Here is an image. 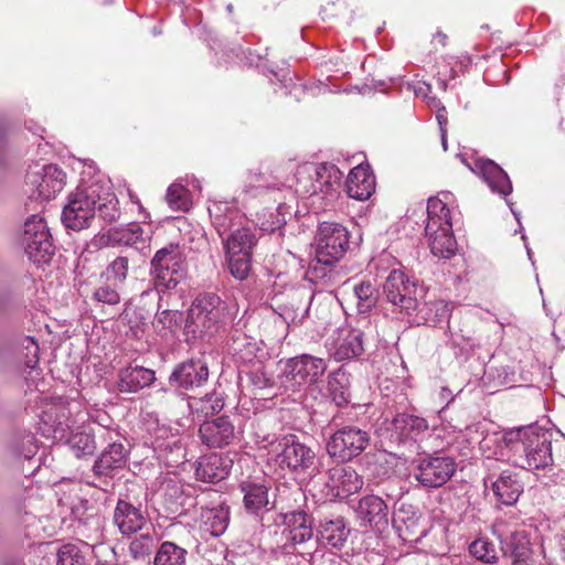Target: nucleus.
Listing matches in <instances>:
<instances>
[{
    "instance_id": "4468645a",
    "label": "nucleus",
    "mask_w": 565,
    "mask_h": 565,
    "mask_svg": "<svg viewBox=\"0 0 565 565\" xmlns=\"http://www.w3.org/2000/svg\"><path fill=\"white\" fill-rule=\"evenodd\" d=\"M99 429V438L107 441V446L102 450L100 455L94 461L92 471L97 478H111L114 473L122 469L128 460L129 449L121 441L114 440L113 434L118 436L116 431L107 429V425L102 424Z\"/></svg>"
},
{
    "instance_id": "7ed1b4c3",
    "label": "nucleus",
    "mask_w": 565,
    "mask_h": 565,
    "mask_svg": "<svg viewBox=\"0 0 565 565\" xmlns=\"http://www.w3.org/2000/svg\"><path fill=\"white\" fill-rule=\"evenodd\" d=\"M276 465L287 470L295 479L316 483L319 458L316 450L303 443L295 434H285L279 439L276 449L273 450Z\"/></svg>"
},
{
    "instance_id": "9d476101",
    "label": "nucleus",
    "mask_w": 565,
    "mask_h": 565,
    "mask_svg": "<svg viewBox=\"0 0 565 565\" xmlns=\"http://www.w3.org/2000/svg\"><path fill=\"white\" fill-rule=\"evenodd\" d=\"M21 243L29 259L34 264H47L55 253L46 222L38 214L25 220Z\"/></svg>"
},
{
    "instance_id": "f03ea898",
    "label": "nucleus",
    "mask_w": 565,
    "mask_h": 565,
    "mask_svg": "<svg viewBox=\"0 0 565 565\" xmlns=\"http://www.w3.org/2000/svg\"><path fill=\"white\" fill-rule=\"evenodd\" d=\"M504 443L514 462L526 470L544 469L553 463L552 433L537 426L519 428L504 434Z\"/></svg>"
},
{
    "instance_id": "a211bd4d",
    "label": "nucleus",
    "mask_w": 565,
    "mask_h": 565,
    "mask_svg": "<svg viewBox=\"0 0 565 565\" xmlns=\"http://www.w3.org/2000/svg\"><path fill=\"white\" fill-rule=\"evenodd\" d=\"M273 200L277 203L275 207L266 206L257 213V225L269 234L281 231L286 225L287 216H291L295 196L290 188H277L273 190Z\"/></svg>"
},
{
    "instance_id": "69168bd1",
    "label": "nucleus",
    "mask_w": 565,
    "mask_h": 565,
    "mask_svg": "<svg viewBox=\"0 0 565 565\" xmlns=\"http://www.w3.org/2000/svg\"><path fill=\"white\" fill-rule=\"evenodd\" d=\"M7 160V138H6V128L3 124L0 122V167L6 163Z\"/></svg>"
},
{
    "instance_id": "72a5a7b5",
    "label": "nucleus",
    "mask_w": 565,
    "mask_h": 565,
    "mask_svg": "<svg viewBox=\"0 0 565 565\" xmlns=\"http://www.w3.org/2000/svg\"><path fill=\"white\" fill-rule=\"evenodd\" d=\"M415 311V321L430 327H437L450 317L449 306L441 299L420 300Z\"/></svg>"
},
{
    "instance_id": "6ab92c4d",
    "label": "nucleus",
    "mask_w": 565,
    "mask_h": 565,
    "mask_svg": "<svg viewBox=\"0 0 565 565\" xmlns=\"http://www.w3.org/2000/svg\"><path fill=\"white\" fill-rule=\"evenodd\" d=\"M241 431L228 415H221L205 419L199 428V436L203 445L209 448H224L239 439Z\"/></svg>"
},
{
    "instance_id": "6e6d98bb",
    "label": "nucleus",
    "mask_w": 565,
    "mask_h": 565,
    "mask_svg": "<svg viewBox=\"0 0 565 565\" xmlns=\"http://www.w3.org/2000/svg\"><path fill=\"white\" fill-rule=\"evenodd\" d=\"M156 319L162 329L174 331L185 322L182 311L177 309L163 308V303L158 302Z\"/></svg>"
},
{
    "instance_id": "ea45409f",
    "label": "nucleus",
    "mask_w": 565,
    "mask_h": 565,
    "mask_svg": "<svg viewBox=\"0 0 565 565\" xmlns=\"http://www.w3.org/2000/svg\"><path fill=\"white\" fill-rule=\"evenodd\" d=\"M225 253H246L252 254L253 248L257 244L255 233L248 227L235 230L232 234L222 241Z\"/></svg>"
},
{
    "instance_id": "de8ad7c7",
    "label": "nucleus",
    "mask_w": 565,
    "mask_h": 565,
    "mask_svg": "<svg viewBox=\"0 0 565 565\" xmlns=\"http://www.w3.org/2000/svg\"><path fill=\"white\" fill-rule=\"evenodd\" d=\"M225 406L224 397L222 393L213 391L205 394L201 398H192L189 402V407L192 411L201 412L205 417L217 415Z\"/></svg>"
},
{
    "instance_id": "a18cd8bd",
    "label": "nucleus",
    "mask_w": 565,
    "mask_h": 565,
    "mask_svg": "<svg viewBox=\"0 0 565 565\" xmlns=\"http://www.w3.org/2000/svg\"><path fill=\"white\" fill-rule=\"evenodd\" d=\"M451 224L450 210L438 198H430L427 202V224L425 232L438 231L441 226Z\"/></svg>"
},
{
    "instance_id": "09e8293b",
    "label": "nucleus",
    "mask_w": 565,
    "mask_h": 565,
    "mask_svg": "<svg viewBox=\"0 0 565 565\" xmlns=\"http://www.w3.org/2000/svg\"><path fill=\"white\" fill-rule=\"evenodd\" d=\"M130 258L127 255L115 257L102 273V277L107 281H113L115 286H124L128 278Z\"/></svg>"
},
{
    "instance_id": "49530a36",
    "label": "nucleus",
    "mask_w": 565,
    "mask_h": 565,
    "mask_svg": "<svg viewBox=\"0 0 565 565\" xmlns=\"http://www.w3.org/2000/svg\"><path fill=\"white\" fill-rule=\"evenodd\" d=\"M96 436L99 437V430L97 433L86 429L78 430L72 433L67 443L76 457L90 456L97 449Z\"/></svg>"
},
{
    "instance_id": "680f3d73",
    "label": "nucleus",
    "mask_w": 565,
    "mask_h": 565,
    "mask_svg": "<svg viewBox=\"0 0 565 565\" xmlns=\"http://www.w3.org/2000/svg\"><path fill=\"white\" fill-rule=\"evenodd\" d=\"M270 175L263 172L260 169L250 170L246 177V186L257 190L256 195L263 193L267 194V190L270 189Z\"/></svg>"
},
{
    "instance_id": "774afa93",
    "label": "nucleus",
    "mask_w": 565,
    "mask_h": 565,
    "mask_svg": "<svg viewBox=\"0 0 565 565\" xmlns=\"http://www.w3.org/2000/svg\"><path fill=\"white\" fill-rule=\"evenodd\" d=\"M440 397L447 401L446 407L455 399V395H452L451 391L448 387L441 388Z\"/></svg>"
},
{
    "instance_id": "423d86ee",
    "label": "nucleus",
    "mask_w": 565,
    "mask_h": 565,
    "mask_svg": "<svg viewBox=\"0 0 565 565\" xmlns=\"http://www.w3.org/2000/svg\"><path fill=\"white\" fill-rule=\"evenodd\" d=\"M297 191L308 195L321 194L333 202L340 194L343 172L331 162L302 167L296 173Z\"/></svg>"
},
{
    "instance_id": "7c9ffc66",
    "label": "nucleus",
    "mask_w": 565,
    "mask_h": 565,
    "mask_svg": "<svg viewBox=\"0 0 565 565\" xmlns=\"http://www.w3.org/2000/svg\"><path fill=\"white\" fill-rule=\"evenodd\" d=\"M364 350V332L360 329H347L339 334L333 358L337 361L351 360L361 356Z\"/></svg>"
},
{
    "instance_id": "bb28decb",
    "label": "nucleus",
    "mask_w": 565,
    "mask_h": 565,
    "mask_svg": "<svg viewBox=\"0 0 565 565\" xmlns=\"http://www.w3.org/2000/svg\"><path fill=\"white\" fill-rule=\"evenodd\" d=\"M345 188L350 198L365 201L375 191V175L369 166H358L350 171Z\"/></svg>"
},
{
    "instance_id": "f8f14e48",
    "label": "nucleus",
    "mask_w": 565,
    "mask_h": 565,
    "mask_svg": "<svg viewBox=\"0 0 565 565\" xmlns=\"http://www.w3.org/2000/svg\"><path fill=\"white\" fill-rule=\"evenodd\" d=\"M96 198L95 185L78 188L75 193L70 194L61 216L65 227L76 232L89 227L95 218L98 202Z\"/></svg>"
},
{
    "instance_id": "f257e3e1",
    "label": "nucleus",
    "mask_w": 565,
    "mask_h": 565,
    "mask_svg": "<svg viewBox=\"0 0 565 565\" xmlns=\"http://www.w3.org/2000/svg\"><path fill=\"white\" fill-rule=\"evenodd\" d=\"M188 275L186 255L179 243L170 242L159 248L149 265L150 287L143 290L141 298L156 295L159 303L164 302V296L175 290Z\"/></svg>"
},
{
    "instance_id": "bf43d9fd",
    "label": "nucleus",
    "mask_w": 565,
    "mask_h": 565,
    "mask_svg": "<svg viewBox=\"0 0 565 565\" xmlns=\"http://www.w3.org/2000/svg\"><path fill=\"white\" fill-rule=\"evenodd\" d=\"M97 205L96 210L98 211L99 217L106 223L116 222L120 216V210L118 207V200L115 195H111L109 199H102L97 194Z\"/></svg>"
},
{
    "instance_id": "c756f323",
    "label": "nucleus",
    "mask_w": 565,
    "mask_h": 565,
    "mask_svg": "<svg viewBox=\"0 0 565 565\" xmlns=\"http://www.w3.org/2000/svg\"><path fill=\"white\" fill-rule=\"evenodd\" d=\"M154 381L156 373L153 370L140 365H129L120 370L117 387L121 393H137L153 384Z\"/></svg>"
},
{
    "instance_id": "2f4dec72",
    "label": "nucleus",
    "mask_w": 565,
    "mask_h": 565,
    "mask_svg": "<svg viewBox=\"0 0 565 565\" xmlns=\"http://www.w3.org/2000/svg\"><path fill=\"white\" fill-rule=\"evenodd\" d=\"M318 540L334 548H342L348 541L350 529L343 516L324 518L318 526Z\"/></svg>"
},
{
    "instance_id": "1a4fd4ad",
    "label": "nucleus",
    "mask_w": 565,
    "mask_h": 565,
    "mask_svg": "<svg viewBox=\"0 0 565 565\" xmlns=\"http://www.w3.org/2000/svg\"><path fill=\"white\" fill-rule=\"evenodd\" d=\"M210 370L207 363L202 359H188L174 365L171 370L167 387L161 390L171 391L178 396H186L205 386L209 382Z\"/></svg>"
},
{
    "instance_id": "338daca9",
    "label": "nucleus",
    "mask_w": 565,
    "mask_h": 565,
    "mask_svg": "<svg viewBox=\"0 0 565 565\" xmlns=\"http://www.w3.org/2000/svg\"><path fill=\"white\" fill-rule=\"evenodd\" d=\"M436 119L438 121L440 130H443V128H446V125L448 122L446 107L443 106L438 108L436 113Z\"/></svg>"
},
{
    "instance_id": "052dcab7",
    "label": "nucleus",
    "mask_w": 565,
    "mask_h": 565,
    "mask_svg": "<svg viewBox=\"0 0 565 565\" xmlns=\"http://www.w3.org/2000/svg\"><path fill=\"white\" fill-rule=\"evenodd\" d=\"M162 498L168 509L177 510L183 502V488L177 482L170 480L162 486Z\"/></svg>"
},
{
    "instance_id": "412c9836",
    "label": "nucleus",
    "mask_w": 565,
    "mask_h": 565,
    "mask_svg": "<svg viewBox=\"0 0 565 565\" xmlns=\"http://www.w3.org/2000/svg\"><path fill=\"white\" fill-rule=\"evenodd\" d=\"M483 483L487 487L490 483L497 502L507 507L514 505L523 492V484L519 480L518 473L512 470H503L499 475L489 472Z\"/></svg>"
},
{
    "instance_id": "c85d7f7f",
    "label": "nucleus",
    "mask_w": 565,
    "mask_h": 565,
    "mask_svg": "<svg viewBox=\"0 0 565 565\" xmlns=\"http://www.w3.org/2000/svg\"><path fill=\"white\" fill-rule=\"evenodd\" d=\"M503 555L511 559V565H533V551L529 535L524 531L512 533L502 542Z\"/></svg>"
},
{
    "instance_id": "e2e57ef3",
    "label": "nucleus",
    "mask_w": 565,
    "mask_h": 565,
    "mask_svg": "<svg viewBox=\"0 0 565 565\" xmlns=\"http://www.w3.org/2000/svg\"><path fill=\"white\" fill-rule=\"evenodd\" d=\"M245 376L249 385L255 390H263L273 385L271 379L267 375L264 366L260 364L245 372Z\"/></svg>"
},
{
    "instance_id": "c9c22d12",
    "label": "nucleus",
    "mask_w": 565,
    "mask_h": 565,
    "mask_svg": "<svg viewBox=\"0 0 565 565\" xmlns=\"http://www.w3.org/2000/svg\"><path fill=\"white\" fill-rule=\"evenodd\" d=\"M429 238L430 252L434 256L449 259L457 252V242L452 234V224H446L438 231L425 232Z\"/></svg>"
},
{
    "instance_id": "4be33fe9",
    "label": "nucleus",
    "mask_w": 565,
    "mask_h": 565,
    "mask_svg": "<svg viewBox=\"0 0 565 565\" xmlns=\"http://www.w3.org/2000/svg\"><path fill=\"white\" fill-rule=\"evenodd\" d=\"M269 484L266 480L246 479L239 482L238 490L243 494V507L246 513L260 516L269 511Z\"/></svg>"
},
{
    "instance_id": "5fc2aeb1",
    "label": "nucleus",
    "mask_w": 565,
    "mask_h": 565,
    "mask_svg": "<svg viewBox=\"0 0 565 565\" xmlns=\"http://www.w3.org/2000/svg\"><path fill=\"white\" fill-rule=\"evenodd\" d=\"M122 287L124 286H115L113 281H107L105 279L100 286L95 288L92 298L93 300L104 305L116 306L121 300L119 290Z\"/></svg>"
},
{
    "instance_id": "c03bdc74",
    "label": "nucleus",
    "mask_w": 565,
    "mask_h": 565,
    "mask_svg": "<svg viewBox=\"0 0 565 565\" xmlns=\"http://www.w3.org/2000/svg\"><path fill=\"white\" fill-rule=\"evenodd\" d=\"M353 294L356 299L359 313H369L379 301V289L370 280H362L354 285Z\"/></svg>"
},
{
    "instance_id": "0e129e2a",
    "label": "nucleus",
    "mask_w": 565,
    "mask_h": 565,
    "mask_svg": "<svg viewBox=\"0 0 565 565\" xmlns=\"http://www.w3.org/2000/svg\"><path fill=\"white\" fill-rule=\"evenodd\" d=\"M311 565H342V562L335 553L316 551L311 555Z\"/></svg>"
},
{
    "instance_id": "13d9d810",
    "label": "nucleus",
    "mask_w": 565,
    "mask_h": 565,
    "mask_svg": "<svg viewBox=\"0 0 565 565\" xmlns=\"http://www.w3.org/2000/svg\"><path fill=\"white\" fill-rule=\"evenodd\" d=\"M56 565H85V556L75 544H65L57 551Z\"/></svg>"
},
{
    "instance_id": "aec40b11",
    "label": "nucleus",
    "mask_w": 565,
    "mask_h": 565,
    "mask_svg": "<svg viewBox=\"0 0 565 565\" xmlns=\"http://www.w3.org/2000/svg\"><path fill=\"white\" fill-rule=\"evenodd\" d=\"M354 512L362 526H370L381 532L388 525V505L379 495L366 494L360 498Z\"/></svg>"
},
{
    "instance_id": "2eb2a0df",
    "label": "nucleus",
    "mask_w": 565,
    "mask_h": 565,
    "mask_svg": "<svg viewBox=\"0 0 565 565\" xmlns=\"http://www.w3.org/2000/svg\"><path fill=\"white\" fill-rule=\"evenodd\" d=\"M66 174L57 164L31 168L25 174V183L31 188V198L49 201L65 185Z\"/></svg>"
},
{
    "instance_id": "0eeeda50",
    "label": "nucleus",
    "mask_w": 565,
    "mask_h": 565,
    "mask_svg": "<svg viewBox=\"0 0 565 565\" xmlns=\"http://www.w3.org/2000/svg\"><path fill=\"white\" fill-rule=\"evenodd\" d=\"M428 431V420L413 413L397 412L391 420L385 422L386 438L397 448L416 447Z\"/></svg>"
},
{
    "instance_id": "e433bc0d",
    "label": "nucleus",
    "mask_w": 565,
    "mask_h": 565,
    "mask_svg": "<svg viewBox=\"0 0 565 565\" xmlns=\"http://www.w3.org/2000/svg\"><path fill=\"white\" fill-rule=\"evenodd\" d=\"M148 318L149 315L143 308H132L128 303L125 305L124 310L119 313V320L124 326L128 327L126 335L135 340L142 338Z\"/></svg>"
},
{
    "instance_id": "cd10ccee",
    "label": "nucleus",
    "mask_w": 565,
    "mask_h": 565,
    "mask_svg": "<svg viewBox=\"0 0 565 565\" xmlns=\"http://www.w3.org/2000/svg\"><path fill=\"white\" fill-rule=\"evenodd\" d=\"M475 167L492 192L504 196L512 192V183L508 173L493 160L477 159Z\"/></svg>"
},
{
    "instance_id": "f704fd0d",
    "label": "nucleus",
    "mask_w": 565,
    "mask_h": 565,
    "mask_svg": "<svg viewBox=\"0 0 565 565\" xmlns=\"http://www.w3.org/2000/svg\"><path fill=\"white\" fill-rule=\"evenodd\" d=\"M350 388V374L344 371V366H340L328 375V396L337 407H345L350 404L352 397Z\"/></svg>"
},
{
    "instance_id": "ddd939ff",
    "label": "nucleus",
    "mask_w": 565,
    "mask_h": 565,
    "mask_svg": "<svg viewBox=\"0 0 565 565\" xmlns=\"http://www.w3.org/2000/svg\"><path fill=\"white\" fill-rule=\"evenodd\" d=\"M328 369L324 359L300 354L288 359L284 366L285 383L292 387H307L319 382Z\"/></svg>"
},
{
    "instance_id": "f3484780",
    "label": "nucleus",
    "mask_w": 565,
    "mask_h": 565,
    "mask_svg": "<svg viewBox=\"0 0 565 565\" xmlns=\"http://www.w3.org/2000/svg\"><path fill=\"white\" fill-rule=\"evenodd\" d=\"M363 483V478L352 467L335 465L327 470L321 493L324 499H343L361 490Z\"/></svg>"
},
{
    "instance_id": "a878e982",
    "label": "nucleus",
    "mask_w": 565,
    "mask_h": 565,
    "mask_svg": "<svg viewBox=\"0 0 565 565\" xmlns=\"http://www.w3.org/2000/svg\"><path fill=\"white\" fill-rule=\"evenodd\" d=\"M286 529L282 534L292 545L303 544L313 536L312 516L305 511H292L285 514Z\"/></svg>"
},
{
    "instance_id": "37998d69",
    "label": "nucleus",
    "mask_w": 565,
    "mask_h": 565,
    "mask_svg": "<svg viewBox=\"0 0 565 565\" xmlns=\"http://www.w3.org/2000/svg\"><path fill=\"white\" fill-rule=\"evenodd\" d=\"M230 352L241 361H252L258 350L257 343L238 329L232 331L227 341Z\"/></svg>"
},
{
    "instance_id": "79ce46f5",
    "label": "nucleus",
    "mask_w": 565,
    "mask_h": 565,
    "mask_svg": "<svg viewBox=\"0 0 565 565\" xmlns=\"http://www.w3.org/2000/svg\"><path fill=\"white\" fill-rule=\"evenodd\" d=\"M107 236L111 245L134 247L143 242V228L139 223L132 222L126 226L110 228Z\"/></svg>"
},
{
    "instance_id": "473e14b6",
    "label": "nucleus",
    "mask_w": 565,
    "mask_h": 565,
    "mask_svg": "<svg viewBox=\"0 0 565 565\" xmlns=\"http://www.w3.org/2000/svg\"><path fill=\"white\" fill-rule=\"evenodd\" d=\"M231 519L230 507L221 502L214 507L202 508L201 521L202 527L212 536H221L228 527Z\"/></svg>"
},
{
    "instance_id": "dca6fc26",
    "label": "nucleus",
    "mask_w": 565,
    "mask_h": 565,
    "mask_svg": "<svg viewBox=\"0 0 565 565\" xmlns=\"http://www.w3.org/2000/svg\"><path fill=\"white\" fill-rule=\"evenodd\" d=\"M455 471L452 457L428 455L417 460L414 478L425 488H439L450 480Z\"/></svg>"
},
{
    "instance_id": "39448f33",
    "label": "nucleus",
    "mask_w": 565,
    "mask_h": 565,
    "mask_svg": "<svg viewBox=\"0 0 565 565\" xmlns=\"http://www.w3.org/2000/svg\"><path fill=\"white\" fill-rule=\"evenodd\" d=\"M350 233L345 226L337 222H322L319 224L316 233L315 255L317 265H310L306 271V277L310 281L323 278L326 268L322 266L335 265L349 249Z\"/></svg>"
},
{
    "instance_id": "4d7b16f0",
    "label": "nucleus",
    "mask_w": 565,
    "mask_h": 565,
    "mask_svg": "<svg viewBox=\"0 0 565 565\" xmlns=\"http://www.w3.org/2000/svg\"><path fill=\"white\" fill-rule=\"evenodd\" d=\"M470 554L478 561L494 563L498 559L497 550L488 539H477L469 546Z\"/></svg>"
},
{
    "instance_id": "20e7f679",
    "label": "nucleus",
    "mask_w": 565,
    "mask_h": 565,
    "mask_svg": "<svg viewBox=\"0 0 565 565\" xmlns=\"http://www.w3.org/2000/svg\"><path fill=\"white\" fill-rule=\"evenodd\" d=\"M226 306L214 292H202L195 297L184 322L185 342L212 337L222 326Z\"/></svg>"
},
{
    "instance_id": "5701e85b",
    "label": "nucleus",
    "mask_w": 565,
    "mask_h": 565,
    "mask_svg": "<svg viewBox=\"0 0 565 565\" xmlns=\"http://www.w3.org/2000/svg\"><path fill=\"white\" fill-rule=\"evenodd\" d=\"M113 521L119 532L125 536H130L141 531L147 524V519L141 511V505L136 507L124 499H118L114 509Z\"/></svg>"
},
{
    "instance_id": "4c0bfd02",
    "label": "nucleus",
    "mask_w": 565,
    "mask_h": 565,
    "mask_svg": "<svg viewBox=\"0 0 565 565\" xmlns=\"http://www.w3.org/2000/svg\"><path fill=\"white\" fill-rule=\"evenodd\" d=\"M278 426L277 420L271 416L258 418L254 424L253 437L259 449H269L273 452L282 435H278L271 428Z\"/></svg>"
},
{
    "instance_id": "8fccbe9b",
    "label": "nucleus",
    "mask_w": 565,
    "mask_h": 565,
    "mask_svg": "<svg viewBox=\"0 0 565 565\" xmlns=\"http://www.w3.org/2000/svg\"><path fill=\"white\" fill-rule=\"evenodd\" d=\"M10 448L14 456L31 459L38 452L35 437L30 431L17 433L10 440Z\"/></svg>"
},
{
    "instance_id": "6e6552de",
    "label": "nucleus",
    "mask_w": 565,
    "mask_h": 565,
    "mask_svg": "<svg viewBox=\"0 0 565 565\" xmlns=\"http://www.w3.org/2000/svg\"><path fill=\"white\" fill-rule=\"evenodd\" d=\"M383 292L386 300L406 316L415 312L426 294L423 286H418L398 269H393L386 277Z\"/></svg>"
},
{
    "instance_id": "9b49d317",
    "label": "nucleus",
    "mask_w": 565,
    "mask_h": 565,
    "mask_svg": "<svg viewBox=\"0 0 565 565\" xmlns=\"http://www.w3.org/2000/svg\"><path fill=\"white\" fill-rule=\"evenodd\" d=\"M370 443V430L355 425H344L330 436L326 449L331 458L348 462L359 457Z\"/></svg>"
},
{
    "instance_id": "3c124183",
    "label": "nucleus",
    "mask_w": 565,
    "mask_h": 565,
    "mask_svg": "<svg viewBox=\"0 0 565 565\" xmlns=\"http://www.w3.org/2000/svg\"><path fill=\"white\" fill-rule=\"evenodd\" d=\"M225 255L231 275L238 280L246 279L250 271L252 254L225 253Z\"/></svg>"
},
{
    "instance_id": "58836bf2",
    "label": "nucleus",
    "mask_w": 565,
    "mask_h": 565,
    "mask_svg": "<svg viewBox=\"0 0 565 565\" xmlns=\"http://www.w3.org/2000/svg\"><path fill=\"white\" fill-rule=\"evenodd\" d=\"M423 519L418 509L409 503H401L393 512V523L397 525L402 523L405 525L406 532L411 535H416L414 539L417 541L426 534V529H418L419 522Z\"/></svg>"
},
{
    "instance_id": "393cba45",
    "label": "nucleus",
    "mask_w": 565,
    "mask_h": 565,
    "mask_svg": "<svg viewBox=\"0 0 565 565\" xmlns=\"http://www.w3.org/2000/svg\"><path fill=\"white\" fill-rule=\"evenodd\" d=\"M207 210L211 222L222 239L243 227L239 212L228 202H213Z\"/></svg>"
},
{
    "instance_id": "864d4df0",
    "label": "nucleus",
    "mask_w": 565,
    "mask_h": 565,
    "mask_svg": "<svg viewBox=\"0 0 565 565\" xmlns=\"http://www.w3.org/2000/svg\"><path fill=\"white\" fill-rule=\"evenodd\" d=\"M166 201L168 205L175 211L185 212L191 206L190 192L184 185L180 183H172L168 188Z\"/></svg>"
},
{
    "instance_id": "a19ab883",
    "label": "nucleus",
    "mask_w": 565,
    "mask_h": 565,
    "mask_svg": "<svg viewBox=\"0 0 565 565\" xmlns=\"http://www.w3.org/2000/svg\"><path fill=\"white\" fill-rule=\"evenodd\" d=\"M189 552L172 541L162 542L156 551L153 565H188Z\"/></svg>"
},
{
    "instance_id": "603ef678",
    "label": "nucleus",
    "mask_w": 565,
    "mask_h": 565,
    "mask_svg": "<svg viewBox=\"0 0 565 565\" xmlns=\"http://www.w3.org/2000/svg\"><path fill=\"white\" fill-rule=\"evenodd\" d=\"M156 548V537L153 533H142L136 536L129 544V553L135 559L149 558Z\"/></svg>"
},
{
    "instance_id": "b1692460",
    "label": "nucleus",
    "mask_w": 565,
    "mask_h": 565,
    "mask_svg": "<svg viewBox=\"0 0 565 565\" xmlns=\"http://www.w3.org/2000/svg\"><path fill=\"white\" fill-rule=\"evenodd\" d=\"M232 466L233 461L230 457L221 454H211L200 458L195 476L200 481L217 483L228 476Z\"/></svg>"
}]
</instances>
